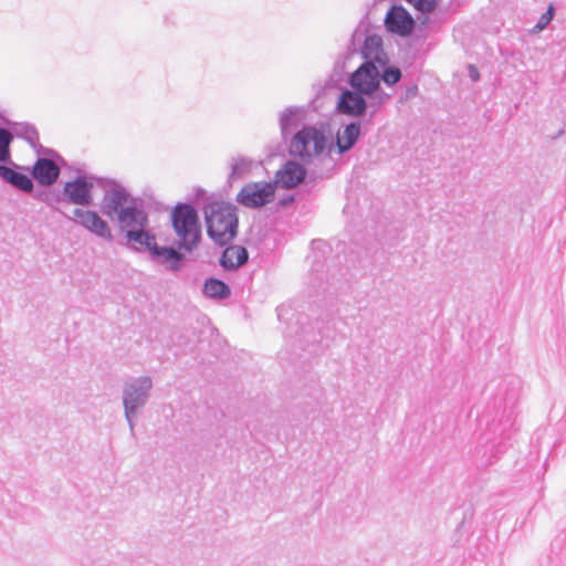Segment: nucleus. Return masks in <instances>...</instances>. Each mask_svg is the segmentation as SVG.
Returning a JSON list of instances; mask_svg holds the SVG:
<instances>
[{
	"label": "nucleus",
	"instance_id": "nucleus-1",
	"mask_svg": "<svg viewBox=\"0 0 566 566\" xmlns=\"http://www.w3.org/2000/svg\"><path fill=\"white\" fill-rule=\"evenodd\" d=\"M103 198L101 213L112 221H116L120 231L125 233L127 243L140 248L151 240L154 232L149 230V217L139 198L132 196L129 190L114 179L102 180Z\"/></svg>",
	"mask_w": 566,
	"mask_h": 566
},
{
	"label": "nucleus",
	"instance_id": "nucleus-2",
	"mask_svg": "<svg viewBox=\"0 0 566 566\" xmlns=\"http://www.w3.org/2000/svg\"><path fill=\"white\" fill-rule=\"evenodd\" d=\"M209 238L223 247L234 239L238 232V214L233 205L210 202L203 208Z\"/></svg>",
	"mask_w": 566,
	"mask_h": 566
},
{
	"label": "nucleus",
	"instance_id": "nucleus-3",
	"mask_svg": "<svg viewBox=\"0 0 566 566\" xmlns=\"http://www.w3.org/2000/svg\"><path fill=\"white\" fill-rule=\"evenodd\" d=\"M171 227L178 240L176 247L191 253L201 241V224L195 207L190 203H177L170 212Z\"/></svg>",
	"mask_w": 566,
	"mask_h": 566
},
{
	"label": "nucleus",
	"instance_id": "nucleus-4",
	"mask_svg": "<svg viewBox=\"0 0 566 566\" xmlns=\"http://www.w3.org/2000/svg\"><path fill=\"white\" fill-rule=\"evenodd\" d=\"M151 389L153 379L149 376L130 377L123 385L124 416L132 436L135 434L136 418L148 403Z\"/></svg>",
	"mask_w": 566,
	"mask_h": 566
},
{
	"label": "nucleus",
	"instance_id": "nucleus-5",
	"mask_svg": "<svg viewBox=\"0 0 566 566\" xmlns=\"http://www.w3.org/2000/svg\"><path fill=\"white\" fill-rule=\"evenodd\" d=\"M326 147V137L315 126L304 125L290 140L289 151L292 156L301 158L305 164L315 160L324 161L323 153Z\"/></svg>",
	"mask_w": 566,
	"mask_h": 566
},
{
	"label": "nucleus",
	"instance_id": "nucleus-6",
	"mask_svg": "<svg viewBox=\"0 0 566 566\" xmlns=\"http://www.w3.org/2000/svg\"><path fill=\"white\" fill-rule=\"evenodd\" d=\"M136 250L148 251L154 262L165 265L166 270L170 272H179L186 261L185 254L180 251L181 249L158 245L155 234L151 237V240H148L147 243L143 244L140 248H136Z\"/></svg>",
	"mask_w": 566,
	"mask_h": 566
},
{
	"label": "nucleus",
	"instance_id": "nucleus-7",
	"mask_svg": "<svg viewBox=\"0 0 566 566\" xmlns=\"http://www.w3.org/2000/svg\"><path fill=\"white\" fill-rule=\"evenodd\" d=\"M97 178L93 175H78L74 180L66 181L62 195L67 205L87 207L93 202V188Z\"/></svg>",
	"mask_w": 566,
	"mask_h": 566
},
{
	"label": "nucleus",
	"instance_id": "nucleus-8",
	"mask_svg": "<svg viewBox=\"0 0 566 566\" xmlns=\"http://www.w3.org/2000/svg\"><path fill=\"white\" fill-rule=\"evenodd\" d=\"M275 197V184L273 182H249L242 187L237 195V201L247 208H261L272 202Z\"/></svg>",
	"mask_w": 566,
	"mask_h": 566
},
{
	"label": "nucleus",
	"instance_id": "nucleus-9",
	"mask_svg": "<svg viewBox=\"0 0 566 566\" xmlns=\"http://www.w3.org/2000/svg\"><path fill=\"white\" fill-rule=\"evenodd\" d=\"M306 176L311 180L324 179L329 177L327 172L317 171L314 169H310L307 171L303 165L289 160L284 164V166L276 172L275 175V185H279L281 188L291 189L296 187L300 182H302Z\"/></svg>",
	"mask_w": 566,
	"mask_h": 566
},
{
	"label": "nucleus",
	"instance_id": "nucleus-10",
	"mask_svg": "<svg viewBox=\"0 0 566 566\" xmlns=\"http://www.w3.org/2000/svg\"><path fill=\"white\" fill-rule=\"evenodd\" d=\"M72 222L83 227L88 232L105 241H113L114 237L111 227L96 211L75 208L72 216L63 213Z\"/></svg>",
	"mask_w": 566,
	"mask_h": 566
},
{
	"label": "nucleus",
	"instance_id": "nucleus-11",
	"mask_svg": "<svg viewBox=\"0 0 566 566\" xmlns=\"http://www.w3.org/2000/svg\"><path fill=\"white\" fill-rule=\"evenodd\" d=\"M348 83L355 91L370 95L380 86V71L371 61H365L350 74Z\"/></svg>",
	"mask_w": 566,
	"mask_h": 566
},
{
	"label": "nucleus",
	"instance_id": "nucleus-12",
	"mask_svg": "<svg viewBox=\"0 0 566 566\" xmlns=\"http://www.w3.org/2000/svg\"><path fill=\"white\" fill-rule=\"evenodd\" d=\"M63 164L52 158L38 157L30 169V174L40 186L51 187L57 181Z\"/></svg>",
	"mask_w": 566,
	"mask_h": 566
},
{
	"label": "nucleus",
	"instance_id": "nucleus-13",
	"mask_svg": "<svg viewBox=\"0 0 566 566\" xmlns=\"http://www.w3.org/2000/svg\"><path fill=\"white\" fill-rule=\"evenodd\" d=\"M385 25L391 33L408 36L413 31L415 20L403 7L392 6L387 12Z\"/></svg>",
	"mask_w": 566,
	"mask_h": 566
},
{
	"label": "nucleus",
	"instance_id": "nucleus-14",
	"mask_svg": "<svg viewBox=\"0 0 566 566\" xmlns=\"http://www.w3.org/2000/svg\"><path fill=\"white\" fill-rule=\"evenodd\" d=\"M365 94L358 91L345 90L340 93L337 101L338 113L352 117H360L367 111V101Z\"/></svg>",
	"mask_w": 566,
	"mask_h": 566
},
{
	"label": "nucleus",
	"instance_id": "nucleus-15",
	"mask_svg": "<svg viewBox=\"0 0 566 566\" xmlns=\"http://www.w3.org/2000/svg\"><path fill=\"white\" fill-rule=\"evenodd\" d=\"M305 114L304 107L300 106H289L281 112L279 123L284 139L295 134L294 132L304 122Z\"/></svg>",
	"mask_w": 566,
	"mask_h": 566
},
{
	"label": "nucleus",
	"instance_id": "nucleus-16",
	"mask_svg": "<svg viewBox=\"0 0 566 566\" xmlns=\"http://www.w3.org/2000/svg\"><path fill=\"white\" fill-rule=\"evenodd\" d=\"M361 55L365 61H371L380 66L387 64V56L382 49V39L377 34L367 35L361 46Z\"/></svg>",
	"mask_w": 566,
	"mask_h": 566
},
{
	"label": "nucleus",
	"instance_id": "nucleus-17",
	"mask_svg": "<svg viewBox=\"0 0 566 566\" xmlns=\"http://www.w3.org/2000/svg\"><path fill=\"white\" fill-rule=\"evenodd\" d=\"M248 250L241 245H230L224 249L219 260L220 265L227 271H234L247 263Z\"/></svg>",
	"mask_w": 566,
	"mask_h": 566
},
{
	"label": "nucleus",
	"instance_id": "nucleus-18",
	"mask_svg": "<svg viewBox=\"0 0 566 566\" xmlns=\"http://www.w3.org/2000/svg\"><path fill=\"white\" fill-rule=\"evenodd\" d=\"M2 181L25 193H32L34 189L32 176L6 166H2Z\"/></svg>",
	"mask_w": 566,
	"mask_h": 566
},
{
	"label": "nucleus",
	"instance_id": "nucleus-19",
	"mask_svg": "<svg viewBox=\"0 0 566 566\" xmlns=\"http://www.w3.org/2000/svg\"><path fill=\"white\" fill-rule=\"evenodd\" d=\"M360 135V123L352 122L344 127L343 133L337 135L336 146L338 154H345L357 143Z\"/></svg>",
	"mask_w": 566,
	"mask_h": 566
},
{
	"label": "nucleus",
	"instance_id": "nucleus-20",
	"mask_svg": "<svg viewBox=\"0 0 566 566\" xmlns=\"http://www.w3.org/2000/svg\"><path fill=\"white\" fill-rule=\"evenodd\" d=\"M2 125L9 126L14 137L22 138L30 145L39 139L36 128L29 123L12 122L2 114Z\"/></svg>",
	"mask_w": 566,
	"mask_h": 566
},
{
	"label": "nucleus",
	"instance_id": "nucleus-21",
	"mask_svg": "<svg viewBox=\"0 0 566 566\" xmlns=\"http://www.w3.org/2000/svg\"><path fill=\"white\" fill-rule=\"evenodd\" d=\"M203 294L210 298L224 300L231 294V291L223 281L210 277L203 284Z\"/></svg>",
	"mask_w": 566,
	"mask_h": 566
},
{
	"label": "nucleus",
	"instance_id": "nucleus-22",
	"mask_svg": "<svg viewBox=\"0 0 566 566\" xmlns=\"http://www.w3.org/2000/svg\"><path fill=\"white\" fill-rule=\"evenodd\" d=\"M253 161L244 156H239L235 158H232L231 161V172L229 175V180L233 181L237 179L244 178L252 169Z\"/></svg>",
	"mask_w": 566,
	"mask_h": 566
},
{
	"label": "nucleus",
	"instance_id": "nucleus-23",
	"mask_svg": "<svg viewBox=\"0 0 566 566\" xmlns=\"http://www.w3.org/2000/svg\"><path fill=\"white\" fill-rule=\"evenodd\" d=\"M401 78V71L397 66H387L380 73V82L384 81L387 85H394Z\"/></svg>",
	"mask_w": 566,
	"mask_h": 566
},
{
	"label": "nucleus",
	"instance_id": "nucleus-24",
	"mask_svg": "<svg viewBox=\"0 0 566 566\" xmlns=\"http://www.w3.org/2000/svg\"><path fill=\"white\" fill-rule=\"evenodd\" d=\"M61 203H66V197L62 195V190H49V197L46 198V206H49L51 209L62 212L60 209Z\"/></svg>",
	"mask_w": 566,
	"mask_h": 566
},
{
	"label": "nucleus",
	"instance_id": "nucleus-25",
	"mask_svg": "<svg viewBox=\"0 0 566 566\" xmlns=\"http://www.w3.org/2000/svg\"><path fill=\"white\" fill-rule=\"evenodd\" d=\"M30 146L35 150L38 157L52 158L56 161L64 163V159L54 149L42 146L39 139H36V143L31 144Z\"/></svg>",
	"mask_w": 566,
	"mask_h": 566
},
{
	"label": "nucleus",
	"instance_id": "nucleus-26",
	"mask_svg": "<svg viewBox=\"0 0 566 566\" xmlns=\"http://www.w3.org/2000/svg\"><path fill=\"white\" fill-rule=\"evenodd\" d=\"M369 99H370V106L371 107H375V109H377L379 106L386 104L391 95L390 94H387L386 92H384L382 90L377 88V91H375L373 94L370 95H366ZM376 111H374L371 113V115L375 113Z\"/></svg>",
	"mask_w": 566,
	"mask_h": 566
},
{
	"label": "nucleus",
	"instance_id": "nucleus-27",
	"mask_svg": "<svg viewBox=\"0 0 566 566\" xmlns=\"http://www.w3.org/2000/svg\"><path fill=\"white\" fill-rule=\"evenodd\" d=\"M409 4L413 6V8L422 13H430L437 7V0H405Z\"/></svg>",
	"mask_w": 566,
	"mask_h": 566
},
{
	"label": "nucleus",
	"instance_id": "nucleus-28",
	"mask_svg": "<svg viewBox=\"0 0 566 566\" xmlns=\"http://www.w3.org/2000/svg\"><path fill=\"white\" fill-rule=\"evenodd\" d=\"M14 136L9 126L2 125V146H10Z\"/></svg>",
	"mask_w": 566,
	"mask_h": 566
},
{
	"label": "nucleus",
	"instance_id": "nucleus-29",
	"mask_svg": "<svg viewBox=\"0 0 566 566\" xmlns=\"http://www.w3.org/2000/svg\"><path fill=\"white\" fill-rule=\"evenodd\" d=\"M418 94V87L417 85H411L409 87L406 88L403 95L401 96V102L402 101H407V99H410V98H413L416 97Z\"/></svg>",
	"mask_w": 566,
	"mask_h": 566
},
{
	"label": "nucleus",
	"instance_id": "nucleus-30",
	"mask_svg": "<svg viewBox=\"0 0 566 566\" xmlns=\"http://www.w3.org/2000/svg\"><path fill=\"white\" fill-rule=\"evenodd\" d=\"M553 14H554V9H553V7H549L548 10L546 11V13L542 15L538 27L543 28L544 24L548 23L552 20Z\"/></svg>",
	"mask_w": 566,
	"mask_h": 566
},
{
	"label": "nucleus",
	"instance_id": "nucleus-31",
	"mask_svg": "<svg viewBox=\"0 0 566 566\" xmlns=\"http://www.w3.org/2000/svg\"><path fill=\"white\" fill-rule=\"evenodd\" d=\"M49 197V190H39L33 193V198L46 205V198Z\"/></svg>",
	"mask_w": 566,
	"mask_h": 566
},
{
	"label": "nucleus",
	"instance_id": "nucleus-32",
	"mask_svg": "<svg viewBox=\"0 0 566 566\" xmlns=\"http://www.w3.org/2000/svg\"><path fill=\"white\" fill-rule=\"evenodd\" d=\"M11 154L10 146H2V166L7 163H10Z\"/></svg>",
	"mask_w": 566,
	"mask_h": 566
},
{
	"label": "nucleus",
	"instance_id": "nucleus-33",
	"mask_svg": "<svg viewBox=\"0 0 566 566\" xmlns=\"http://www.w3.org/2000/svg\"><path fill=\"white\" fill-rule=\"evenodd\" d=\"M469 76L472 81H478L480 77L479 71L474 65H469Z\"/></svg>",
	"mask_w": 566,
	"mask_h": 566
},
{
	"label": "nucleus",
	"instance_id": "nucleus-34",
	"mask_svg": "<svg viewBox=\"0 0 566 566\" xmlns=\"http://www.w3.org/2000/svg\"><path fill=\"white\" fill-rule=\"evenodd\" d=\"M313 250H322L324 251L325 249H327V245L323 242V241H313Z\"/></svg>",
	"mask_w": 566,
	"mask_h": 566
},
{
	"label": "nucleus",
	"instance_id": "nucleus-35",
	"mask_svg": "<svg viewBox=\"0 0 566 566\" xmlns=\"http://www.w3.org/2000/svg\"><path fill=\"white\" fill-rule=\"evenodd\" d=\"M311 258L313 259L312 260V269H313V271H318V269L316 268V264H315L318 261L317 254L314 252Z\"/></svg>",
	"mask_w": 566,
	"mask_h": 566
},
{
	"label": "nucleus",
	"instance_id": "nucleus-36",
	"mask_svg": "<svg viewBox=\"0 0 566 566\" xmlns=\"http://www.w3.org/2000/svg\"><path fill=\"white\" fill-rule=\"evenodd\" d=\"M361 36H363V34H361V33H358V32L356 31V32L353 34V42H354L355 40H360V38H361Z\"/></svg>",
	"mask_w": 566,
	"mask_h": 566
}]
</instances>
